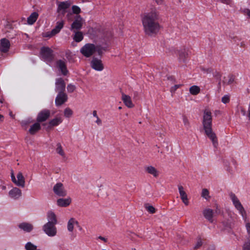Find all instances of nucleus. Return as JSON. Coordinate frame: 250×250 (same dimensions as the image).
<instances>
[{"label":"nucleus","mask_w":250,"mask_h":250,"mask_svg":"<svg viewBox=\"0 0 250 250\" xmlns=\"http://www.w3.org/2000/svg\"><path fill=\"white\" fill-rule=\"evenodd\" d=\"M17 179H16L15 184L19 187L24 188L25 186V179L21 172H19L17 175Z\"/></svg>","instance_id":"obj_20"},{"label":"nucleus","mask_w":250,"mask_h":250,"mask_svg":"<svg viewBox=\"0 0 250 250\" xmlns=\"http://www.w3.org/2000/svg\"><path fill=\"white\" fill-rule=\"evenodd\" d=\"M245 222H246L245 226L248 233L247 240L250 241V223L247 222V220Z\"/></svg>","instance_id":"obj_38"},{"label":"nucleus","mask_w":250,"mask_h":250,"mask_svg":"<svg viewBox=\"0 0 250 250\" xmlns=\"http://www.w3.org/2000/svg\"><path fill=\"white\" fill-rule=\"evenodd\" d=\"M19 228L24 231L30 232L33 229V226L30 223L23 222L19 225Z\"/></svg>","instance_id":"obj_24"},{"label":"nucleus","mask_w":250,"mask_h":250,"mask_svg":"<svg viewBox=\"0 0 250 250\" xmlns=\"http://www.w3.org/2000/svg\"><path fill=\"white\" fill-rule=\"evenodd\" d=\"M46 218L47 222L46 223L57 225L58 223V220L56 215L55 213L50 210L47 212Z\"/></svg>","instance_id":"obj_15"},{"label":"nucleus","mask_w":250,"mask_h":250,"mask_svg":"<svg viewBox=\"0 0 250 250\" xmlns=\"http://www.w3.org/2000/svg\"><path fill=\"white\" fill-rule=\"evenodd\" d=\"M71 203V199L70 197L67 198H60L57 200V204L59 207H65L68 206Z\"/></svg>","instance_id":"obj_22"},{"label":"nucleus","mask_w":250,"mask_h":250,"mask_svg":"<svg viewBox=\"0 0 250 250\" xmlns=\"http://www.w3.org/2000/svg\"><path fill=\"white\" fill-rule=\"evenodd\" d=\"M229 197L235 208L237 209V210L239 211V213L241 215L244 220L246 221V220H247V215L246 211L245 210L242 205L240 203V201L236 196V195L233 193H230Z\"/></svg>","instance_id":"obj_3"},{"label":"nucleus","mask_w":250,"mask_h":250,"mask_svg":"<svg viewBox=\"0 0 250 250\" xmlns=\"http://www.w3.org/2000/svg\"><path fill=\"white\" fill-rule=\"evenodd\" d=\"M10 43L6 38L1 39L0 41V51L2 53H6L9 51Z\"/></svg>","instance_id":"obj_11"},{"label":"nucleus","mask_w":250,"mask_h":250,"mask_svg":"<svg viewBox=\"0 0 250 250\" xmlns=\"http://www.w3.org/2000/svg\"><path fill=\"white\" fill-rule=\"evenodd\" d=\"M73 114V111L70 108H66L64 110V115L66 118H69Z\"/></svg>","instance_id":"obj_37"},{"label":"nucleus","mask_w":250,"mask_h":250,"mask_svg":"<svg viewBox=\"0 0 250 250\" xmlns=\"http://www.w3.org/2000/svg\"><path fill=\"white\" fill-rule=\"evenodd\" d=\"M79 225V222L74 218H71L67 222V229L69 232H72L74 230V226H78Z\"/></svg>","instance_id":"obj_21"},{"label":"nucleus","mask_w":250,"mask_h":250,"mask_svg":"<svg viewBox=\"0 0 250 250\" xmlns=\"http://www.w3.org/2000/svg\"><path fill=\"white\" fill-rule=\"evenodd\" d=\"M50 115V111L48 109H43L40 111L38 115L37 121L38 122L45 121Z\"/></svg>","instance_id":"obj_10"},{"label":"nucleus","mask_w":250,"mask_h":250,"mask_svg":"<svg viewBox=\"0 0 250 250\" xmlns=\"http://www.w3.org/2000/svg\"><path fill=\"white\" fill-rule=\"evenodd\" d=\"M22 195L21 191L18 188H14L9 192V196L14 199L20 198Z\"/></svg>","instance_id":"obj_17"},{"label":"nucleus","mask_w":250,"mask_h":250,"mask_svg":"<svg viewBox=\"0 0 250 250\" xmlns=\"http://www.w3.org/2000/svg\"><path fill=\"white\" fill-rule=\"evenodd\" d=\"M96 123L98 125H101V124H102V121H101V120L99 117H97V120L96 121Z\"/></svg>","instance_id":"obj_55"},{"label":"nucleus","mask_w":250,"mask_h":250,"mask_svg":"<svg viewBox=\"0 0 250 250\" xmlns=\"http://www.w3.org/2000/svg\"><path fill=\"white\" fill-rule=\"evenodd\" d=\"M182 85L181 84H176L173 86L171 87L170 88V92L171 93H174L175 91L179 88Z\"/></svg>","instance_id":"obj_46"},{"label":"nucleus","mask_w":250,"mask_h":250,"mask_svg":"<svg viewBox=\"0 0 250 250\" xmlns=\"http://www.w3.org/2000/svg\"><path fill=\"white\" fill-rule=\"evenodd\" d=\"M217 1L226 4H231L232 2L231 0H217Z\"/></svg>","instance_id":"obj_48"},{"label":"nucleus","mask_w":250,"mask_h":250,"mask_svg":"<svg viewBox=\"0 0 250 250\" xmlns=\"http://www.w3.org/2000/svg\"><path fill=\"white\" fill-rule=\"evenodd\" d=\"M41 55L46 62H51L54 59L53 50L48 47H42L41 49Z\"/></svg>","instance_id":"obj_6"},{"label":"nucleus","mask_w":250,"mask_h":250,"mask_svg":"<svg viewBox=\"0 0 250 250\" xmlns=\"http://www.w3.org/2000/svg\"><path fill=\"white\" fill-rule=\"evenodd\" d=\"M67 100V96L64 92H59L55 99V104L57 106H60L64 103Z\"/></svg>","instance_id":"obj_12"},{"label":"nucleus","mask_w":250,"mask_h":250,"mask_svg":"<svg viewBox=\"0 0 250 250\" xmlns=\"http://www.w3.org/2000/svg\"><path fill=\"white\" fill-rule=\"evenodd\" d=\"M76 87L74 85H73L72 84H68L67 86V91L69 93H72L74 92V91L75 90Z\"/></svg>","instance_id":"obj_43"},{"label":"nucleus","mask_w":250,"mask_h":250,"mask_svg":"<svg viewBox=\"0 0 250 250\" xmlns=\"http://www.w3.org/2000/svg\"><path fill=\"white\" fill-rule=\"evenodd\" d=\"M2 188L3 189H5L6 188V187L5 186H3Z\"/></svg>","instance_id":"obj_61"},{"label":"nucleus","mask_w":250,"mask_h":250,"mask_svg":"<svg viewBox=\"0 0 250 250\" xmlns=\"http://www.w3.org/2000/svg\"><path fill=\"white\" fill-rule=\"evenodd\" d=\"M99 238L100 239H101V240H103V241H104V242H106V241H107V240H106V238H105L104 237H102V236H99Z\"/></svg>","instance_id":"obj_57"},{"label":"nucleus","mask_w":250,"mask_h":250,"mask_svg":"<svg viewBox=\"0 0 250 250\" xmlns=\"http://www.w3.org/2000/svg\"><path fill=\"white\" fill-rule=\"evenodd\" d=\"M56 65L62 75L65 76L67 74L68 71L67 69L66 62L64 60H59L57 61Z\"/></svg>","instance_id":"obj_13"},{"label":"nucleus","mask_w":250,"mask_h":250,"mask_svg":"<svg viewBox=\"0 0 250 250\" xmlns=\"http://www.w3.org/2000/svg\"><path fill=\"white\" fill-rule=\"evenodd\" d=\"M212 113L208 109L203 112L202 124L207 136L211 140L213 145L216 147L218 144L217 137L212 129Z\"/></svg>","instance_id":"obj_2"},{"label":"nucleus","mask_w":250,"mask_h":250,"mask_svg":"<svg viewBox=\"0 0 250 250\" xmlns=\"http://www.w3.org/2000/svg\"><path fill=\"white\" fill-rule=\"evenodd\" d=\"M96 51V46L92 43H86L83 46L81 50V53L86 57L92 56Z\"/></svg>","instance_id":"obj_4"},{"label":"nucleus","mask_w":250,"mask_h":250,"mask_svg":"<svg viewBox=\"0 0 250 250\" xmlns=\"http://www.w3.org/2000/svg\"><path fill=\"white\" fill-rule=\"evenodd\" d=\"M99 55H101L103 53V48L100 46H96V51Z\"/></svg>","instance_id":"obj_49"},{"label":"nucleus","mask_w":250,"mask_h":250,"mask_svg":"<svg viewBox=\"0 0 250 250\" xmlns=\"http://www.w3.org/2000/svg\"><path fill=\"white\" fill-rule=\"evenodd\" d=\"M201 196L207 200H208L210 198V196L209 195V191L208 189L204 188L202 189Z\"/></svg>","instance_id":"obj_33"},{"label":"nucleus","mask_w":250,"mask_h":250,"mask_svg":"<svg viewBox=\"0 0 250 250\" xmlns=\"http://www.w3.org/2000/svg\"><path fill=\"white\" fill-rule=\"evenodd\" d=\"M64 24V21L63 20L57 21L55 27L52 30V35H56L59 33L63 28Z\"/></svg>","instance_id":"obj_23"},{"label":"nucleus","mask_w":250,"mask_h":250,"mask_svg":"<svg viewBox=\"0 0 250 250\" xmlns=\"http://www.w3.org/2000/svg\"><path fill=\"white\" fill-rule=\"evenodd\" d=\"M62 121V118L56 117L51 120L49 123L48 127H51L55 126L58 125Z\"/></svg>","instance_id":"obj_28"},{"label":"nucleus","mask_w":250,"mask_h":250,"mask_svg":"<svg viewBox=\"0 0 250 250\" xmlns=\"http://www.w3.org/2000/svg\"><path fill=\"white\" fill-rule=\"evenodd\" d=\"M203 213L206 219H207L210 223L213 222L212 218L213 212L212 209L209 208L205 209L203 210Z\"/></svg>","instance_id":"obj_25"},{"label":"nucleus","mask_w":250,"mask_h":250,"mask_svg":"<svg viewBox=\"0 0 250 250\" xmlns=\"http://www.w3.org/2000/svg\"><path fill=\"white\" fill-rule=\"evenodd\" d=\"M179 237V242L182 245H185L187 243V241L185 240L182 239L180 236H178Z\"/></svg>","instance_id":"obj_50"},{"label":"nucleus","mask_w":250,"mask_h":250,"mask_svg":"<svg viewBox=\"0 0 250 250\" xmlns=\"http://www.w3.org/2000/svg\"><path fill=\"white\" fill-rule=\"evenodd\" d=\"M91 67L94 70L101 71L104 69V65L101 60L93 58L90 62Z\"/></svg>","instance_id":"obj_9"},{"label":"nucleus","mask_w":250,"mask_h":250,"mask_svg":"<svg viewBox=\"0 0 250 250\" xmlns=\"http://www.w3.org/2000/svg\"><path fill=\"white\" fill-rule=\"evenodd\" d=\"M241 111L243 115H246V112H245V110L244 109H242L241 110Z\"/></svg>","instance_id":"obj_58"},{"label":"nucleus","mask_w":250,"mask_h":250,"mask_svg":"<svg viewBox=\"0 0 250 250\" xmlns=\"http://www.w3.org/2000/svg\"><path fill=\"white\" fill-rule=\"evenodd\" d=\"M133 250H136V249H134Z\"/></svg>","instance_id":"obj_63"},{"label":"nucleus","mask_w":250,"mask_h":250,"mask_svg":"<svg viewBox=\"0 0 250 250\" xmlns=\"http://www.w3.org/2000/svg\"><path fill=\"white\" fill-rule=\"evenodd\" d=\"M243 250H250V241L247 240L245 242L243 247Z\"/></svg>","instance_id":"obj_44"},{"label":"nucleus","mask_w":250,"mask_h":250,"mask_svg":"<svg viewBox=\"0 0 250 250\" xmlns=\"http://www.w3.org/2000/svg\"><path fill=\"white\" fill-rule=\"evenodd\" d=\"M3 100L2 98H0V104H2L3 103Z\"/></svg>","instance_id":"obj_59"},{"label":"nucleus","mask_w":250,"mask_h":250,"mask_svg":"<svg viewBox=\"0 0 250 250\" xmlns=\"http://www.w3.org/2000/svg\"><path fill=\"white\" fill-rule=\"evenodd\" d=\"M83 26V19L80 15H77L75 20L72 23L70 27L71 31H77L82 28Z\"/></svg>","instance_id":"obj_8"},{"label":"nucleus","mask_w":250,"mask_h":250,"mask_svg":"<svg viewBox=\"0 0 250 250\" xmlns=\"http://www.w3.org/2000/svg\"><path fill=\"white\" fill-rule=\"evenodd\" d=\"M56 225L50 223H45L42 227V230L48 236L54 237L57 233V229Z\"/></svg>","instance_id":"obj_5"},{"label":"nucleus","mask_w":250,"mask_h":250,"mask_svg":"<svg viewBox=\"0 0 250 250\" xmlns=\"http://www.w3.org/2000/svg\"><path fill=\"white\" fill-rule=\"evenodd\" d=\"M56 152L58 154L62 156H64L65 153L62 149V147L60 143H58L57 145Z\"/></svg>","instance_id":"obj_35"},{"label":"nucleus","mask_w":250,"mask_h":250,"mask_svg":"<svg viewBox=\"0 0 250 250\" xmlns=\"http://www.w3.org/2000/svg\"><path fill=\"white\" fill-rule=\"evenodd\" d=\"M234 80V77L233 75H229L227 77H225L223 83L227 84H231Z\"/></svg>","instance_id":"obj_32"},{"label":"nucleus","mask_w":250,"mask_h":250,"mask_svg":"<svg viewBox=\"0 0 250 250\" xmlns=\"http://www.w3.org/2000/svg\"><path fill=\"white\" fill-rule=\"evenodd\" d=\"M155 2L158 5H161L163 3V0H154Z\"/></svg>","instance_id":"obj_54"},{"label":"nucleus","mask_w":250,"mask_h":250,"mask_svg":"<svg viewBox=\"0 0 250 250\" xmlns=\"http://www.w3.org/2000/svg\"><path fill=\"white\" fill-rule=\"evenodd\" d=\"M82 229V228L81 227H80V230H81Z\"/></svg>","instance_id":"obj_62"},{"label":"nucleus","mask_w":250,"mask_h":250,"mask_svg":"<svg viewBox=\"0 0 250 250\" xmlns=\"http://www.w3.org/2000/svg\"><path fill=\"white\" fill-rule=\"evenodd\" d=\"M70 5L71 3L68 1L60 2L58 5L57 12H62V14H64L66 10L70 7Z\"/></svg>","instance_id":"obj_16"},{"label":"nucleus","mask_w":250,"mask_h":250,"mask_svg":"<svg viewBox=\"0 0 250 250\" xmlns=\"http://www.w3.org/2000/svg\"><path fill=\"white\" fill-rule=\"evenodd\" d=\"M178 190L181 198L187 195V193L184 190V188L182 186H178Z\"/></svg>","instance_id":"obj_40"},{"label":"nucleus","mask_w":250,"mask_h":250,"mask_svg":"<svg viewBox=\"0 0 250 250\" xmlns=\"http://www.w3.org/2000/svg\"><path fill=\"white\" fill-rule=\"evenodd\" d=\"M202 244H203L202 241L200 238H199L198 239L197 242L196 243L195 246H194L193 249L194 250H197V249H199V248H200L202 246Z\"/></svg>","instance_id":"obj_41"},{"label":"nucleus","mask_w":250,"mask_h":250,"mask_svg":"<svg viewBox=\"0 0 250 250\" xmlns=\"http://www.w3.org/2000/svg\"><path fill=\"white\" fill-rule=\"evenodd\" d=\"M56 91L59 92H64L65 88V83L64 80L61 78H58L56 80Z\"/></svg>","instance_id":"obj_14"},{"label":"nucleus","mask_w":250,"mask_h":250,"mask_svg":"<svg viewBox=\"0 0 250 250\" xmlns=\"http://www.w3.org/2000/svg\"><path fill=\"white\" fill-rule=\"evenodd\" d=\"M145 208L150 213L153 214L156 212L155 208L152 206L146 205Z\"/></svg>","instance_id":"obj_39"},{"label":"nucleus","mask_w":250,"mask_h":250,"mask_svg":"<svg viewBox=\"0 0 250 250\" xmlns=\"http://www.w3.org/2000/svg\"><path fill=\"white\" fill-rule=\"evenodd\" d=\"M41 129V125L39 123H36L31 126L29 132L31 134H34Z\"/></svg>","instance_id":"obj_30"},{"label":"nucleus","mask_w":250,"mask_h":250,"mask_svg":"<svg viewBox=\"0 0 250 250\" xmlns=\"http://www.w3.org/2000/svg\"><path fill=\"white\" fill-rule=\"evenodd\" d=\"M182 119L184 126L186 127V128L188 129L190 127V125L188 117L185 115H183L182 117Z\"/></svg>","instance_id":"obj_36"},{"label":"nucleus","mask_w":250,"mask_h":250,"mask_svg":"<svg viewBox=\"0 0 250 250\" xmlns=\"http://www.w3.org/2000/svg\"><path fill=\"white\" fill-rule=\"evenodd\" d=\"M74 35L73 36V39L77 42H80L83 40V33L81 31H74Z\"/></svg>","instance_id":"obj_27"},{"label":"nucleus","mask_w":250,"mask_h":250,"mask_svg":"<svg viewBox=\"0 0 250 250\" xmlns=\"http://www.w3.org/2000/svg\"><path fill=\"white\" fill-rule=\"evenodd\" d=\"M72 10L73 13L76 14H78L81 12V9L80 8V7L76 5H73L72 7Z\"/></svg>","instance_id":"obj_42"},{"label":"nucleus","mask_w":250,"mask_h":250,"mask_svg":"<svg viewBox=\"0 0 250 250\" xmlns=\"http://www.w3.org/2000/svg\"><path fill=\"white\" fill-rule=\"evenodd\" d=\"M54 35H52V30H51L50 32H48L46 33L45 35H44V36L45 37L51 38V37H53Z\"/></svg>","instance_id":"obj_51"},{"label":"nucleus","mask_w":250,"mask_h":250,"mask_svg":"<svg viewBox=\"0 0 250 250\" xmlns=\"http://www.w3.org/2000/svg\"><path fill=\"white\" fill-rule=\"evenodd\" d=\"M145 170L148 173L152 175L155 178L159 176V172L153 166L146 167H145Z\"/></svg>","instance_id":"obj_26"},{"label":"nucleus","mask_w":250,"mask_h":250,"mask_svg":"<svg viewBox=\"0 0 250 250\" xmlns=\"http://www.w3.org/2000/svg\"><path fill=\"white\" fill-rule=\"evenodd\" d=\"M11 180L12 182L15 184V182H16V177L14 174L13 171H12L11 172Z\"/></svg>","instance_id":"obj_52"},{"label":"nucleus","mask_w":250,"mask_h":250,"mask_svg":"<svg viewBox=\"0 0 250 250\" xmlns=\"http://www.w3.org/2000/svg\"><path fill=\"white\" fill-rule=\"evenodd\" d=\"M181 199L183 201V202L184 203V204L186 205V206H188L189 204V202H188V196L187 195H186V196L185 197H183L181 198Z\"/></svg>","instance_id":"obj_47"},{"label":"nucleus","mask_w":250,"mask_h":250,"mask_svg":"<svg viewBox=\"0 0 250 250\" xmlns=\"http://www.w3.org/2000/svg\"><path fill=\"white\" fill-rule=\"evenodd\" d=\"M188 50L184 48L178 51L179 59L181 61L185 62L189 56Z\"/></svg>","instance_id":"obj_19"},{"label":"nucleus","mask_w":250,"mask_h":250,"mask_svg":"<svg viewBox=\"0 0 250 250\" xmlns=\"http://www.w3.org/2000/svg\"><path fill=\"white\" fill-rule=\"evenodd\" d=\"M159 13L156 8H153L149 12L145 13L142 18L144 31L146 34L151 36L158 32L160 26L158 23Z\"/></svg>","instance_id":"obj_1"},{"label":"nucleus","mask_w":250,"mask_h":250,"mask_svg":"<svg viewBox=\"0 0 250 250\" xmlns=\"http://www.w3.org/2000/svg\"><path fill=\"white\" fill-rule=\"evenodd\" d=\"M189 92L191 95H196L200 92V88L197 85L191 86L189 89Z\"/></svg>","instance_id":"obj_31"},{"label":"nucleus","mask_w":250,"mask_h":250,"mask_svg":"<svg viewBox=\"0 0 250 250\" xmlns=\"http://www.w3.org/2000/svg\"><path fill=\"white\" fill-rule=\"evenodd\" d=\"M54 192L59 196L64 197L66 195L67 192L65 190L63 184L58 183L53 187Z\"/></svg>","instance_id":"obj_7"},{"label":"nucleus","mask_w":250,"mask_h":250,"mask_svg":"<svg viewBox=\"0 0 250 250\" xmlns=\"http://www.w3.org/2000/svg\"><path fill=\"white\" fill-rule=\"evenodd\" d=\"M93 115L94 117H96V118L97 117H98V115H97V111L96 110H94L93 111Z\"/></svg>","instance_id":"obj_56"},{"label":"nucleus","mask_w":250,"mask_h":250,"mask_svg":"<svg viewBox=\"0 0 250 250\" xmlns=\"http://www.w3.org/2000/svg\"><path fill=\"white\" fill-rule=\"evenodd\" d=\"M122 100L127 107L132 108L134 106V105L131 101V97L129 96L124 93H122Z\"/></svg>","instance_id":"obj_18"},{"label":"nucleus","mask_w":250,"mask_h":250,"mask_svg":"<svg viewBox=\"0 0 250 250\" xmlns=\"http://www.w3.org/2000/svg\"><path fill=\"white\" fill-rule=\"evenodd\" d=\"M3 118V116L2 115L0 114V119H1V118Z\"/></svg>","instance_id":"obj_60"},{"label":"nucleus","mask_w":250,"mask_h":250,"mask_svg":"<svg viewBox=\"0 0 250 250\" xmlns=\"http://www.w3.org/2000/svg\"><path fill=\"white\" fill-rule=\"evenodd\" d=\"M244 13L248 17L250 18V10L249 9H245V10H244Z\"/></svg>","instance_id":"obj_53"},{"label":"nucleus","mask_w":250,"mask_h":250,"mask_svg":"<svg viewBox=\"0 0 250 250\" xmlns=\"http://www.w3.org/2000/svg\"><path fill=\"white\" fill-rule=\"evenodd\" d=\"M229 101V96H228V95H225L224 96H223L222 98V102L224 103V104H227V103H228Z\"/></svg>","instance_id":"obj_45"},{"label":"nucleus","mask_w":250,"mask_h":250,"mask_svg":"<svg viewBox=\"0 0 250 250\" xmlns=\"http://www.w3.org/2000/svg\"><path fill=\"white\" fill-rule=\"evenodd\" d=\"M38 14L37 12L32 13L27 19L28 23L32 24L37 21L38 17Z\"/></svg>","instance_id":"obj_29"},{"label":"nucleus","mask_w":250,"mask_h":250,"mask_svg":"<svg viewBox=\"0 0 250 250\" xmlns=\"http://www.w3.org/2000/svg\"><path fill=\"white\" fill-rule=\"evenodd\" d=\"M37 248V246L30 242H27L25 245V249L26 250H36Z\"/></svg>","instance_id":"obj_34"}]
</instances>
